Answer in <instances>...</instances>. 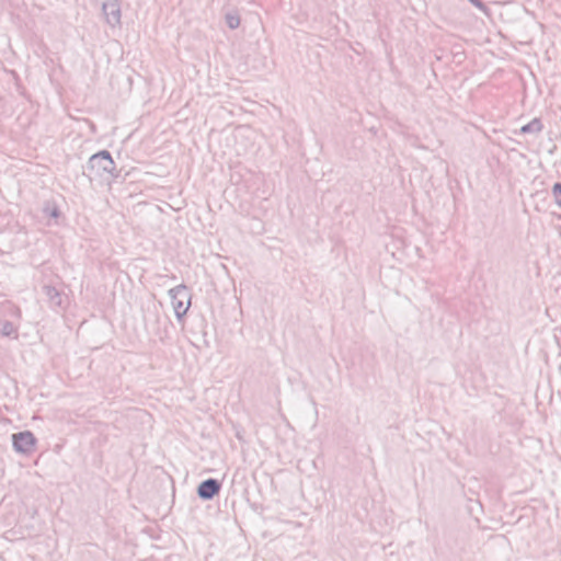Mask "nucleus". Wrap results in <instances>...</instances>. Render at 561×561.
Masks as SVG:
<instances>
[{"mask_svg": "<svg viewBox=\"0 0 561 561\" xmlns=\"http://www.w3.org/2000/svg\"><path fill=\"white\" fill-rule=\"evenodd\" d=\"M90 180L101 179L110 181L119 176L116 165L110 151L101 150L90 157L85 170L83 171Z\"/></svg>", "mask_w": 561, "mask_h": 561, "instance_id": "f257e3e1", "label": "nucleus"}, {"mask_svg": "<svg viewBox=\"0 0 561 561\" xmlns=\"http://www.w3.org/2000/svg\"><path fill=\"white\" fill-rule=\"evenodd\" d=\"M176 319L180 321L191 306V296L185 285H178L169 290Z\"/></svg>", "mask_w": 561, "mask_h": 561, "instance_id": "f03ea898", "label": "nucleus"}, {"mask_svg": "<svg viewBox=\"0 0 561 561\" xmlns=\"http://www.w3.org/2000/svg\"><path fill=\"white\" fill-rule=\"evenodd\" d=\"M12 444L16 453L30 454L35 447L36 438L32 432L23 431L12 435Z\"/></svg>", "mask_w": 561, "mask_h": 561, "instance_id": "7ed1b4c3", "label": "nucleus"}, {"mask_svg": "<svg viewBox=\"0 0 561 561\" xmlns=\"http://www.w3.org/2000/svg\"><path fill=\"white\" fill-rule=\"evenodd\" d=\"M102 13L105 22L111 27L121 25L122 12L119 0H104L102 3Z\"/></svg>", "mask_w": 561, "mask_h": 561, "instance_id": "20e7f679", "label": "nucleus"}, {"mask_svg": "<svg viewBox=\"0 0 561 561\" xmlns=\"http://www.w3.org/2000/svg\"><path fill=\"white\" fill-rule=\"evenodd\" d=\"M221 483L217 479H206L197 486V495L201 500L209 501L219 494Z\"/></svg>", "mask_w": 561, "mask_h": 561, "instance_id": "39448f33", "label": "nucleus"}, {"mask_svg": "<svg viewBox=\"0 0 561 561\" xmlns=\"http://www.w3.org/2000/svg\"><path fill=\"white\" fill-rule=\"evenodd\" d=\"M43 291L47 299L49 300L51 307H60L62 304V296L59 290H57L54 286L45 285L43 287Z\"/></svg>", "mask_w": 561, "mask_h": 561, "instance_id": "423d86ee", "label": "nucleus"}, {"mask_svg": "<svg viewBox=\"0 0 561 561\" xmlns=\"http://www.w3.org/2000/svg\"><path fill=\"white\" fill-rule=\"evenodd\" d=\"M542 127L543 126H542L540 119L539 118H534L528 124L522 126L520 133L522 134H529V133L538 134V133H540L542 130Z\"/></svg>", "mask_w": 561, "mask_h": 561, "instance_id": "0eeeda50", "label": "nucleus"}, {"mask_svg": "<svg viewBox=\"0 0 561 561\" xmlns=\"http://www.w3.org/2000/svg\"><path fill=\"white\" fill-rule=\"evenodd\" d=\"M225 20L229 28L236 30L240 25V15L237 10L229 11L225 14Z\"/></svg>", "mask_w": 561, "mask_h": 561, "instance_id": "6e6552de", "label": "nucleus"}, {"mask_svg": "<svg viewBox=\"0 0 561 561\" xmlns=\"http://www.w3.org/2000/svg\"><path fill=\"white\" fill-rule=\"evenodd\" d=\"M0 332L3 336H11L13 334H15L16 332V329L15 327L13 325L12 322L10 321H3L1 323V329H0Z\"/></svg>", "mask_w": 561, "mask_h": 561, "instance_id": "1a4fd4ad", "label": "nucleus"}, {"mask_svg": "<svg viewBox=\"0 0 561 561\" xmlns=\"http://www.w3.org/2000/svg\"><path fill=\"white\" fill-rule=\"evenodd\" d=\"M552 194H553L556 204L559 206V202L561 201V183L560 182H557L553 184Z\"/></svg>", "mask_w": 561, "mask_h": 561, "instance_id": "9d476101", "label": "nucleus"}, {"mask_svg": "<svg viewBox=\"0 0 561 561\" xmlns=\"http://www.w3.org/2000/svg\"><path fill=\"white\" fill-rule=\"evenodd\" d=\"M476 8H478L479 10H481L482 12H485L488 11V8L486 5L483 3L482 0H469Z\"/></svg>", "mask_w": 561, "mask_h": 561, "instance_id": "9b49d317", "label": "nucleus"}, {"mask_svg": "<svg viewBox=\"0 0 561 561\" xmlns=\"http://www.w3.org/2000/svg\"><path fill=\"white\" fill-rule=\"evenodd\" d=\"M59 215V211L55 208L53 211H51V216L53 217H58Z\"/></svg>", "mask_w": 561, "mask_h": 561, "instance_id": "f8f14e48", "label": "nucleus"}, {"mask_svg": "<svg viewBox=\"0 0 561 561\" xmlns=\"http://www.w3.org/2000/svg\"><path fill=\"white\" fill-rule=\"evenodd\" d=\"M559 207L561 208V201L559 202Z\"/></svg>", "mask_w": 561, "mask_h": 561, "instance_id": "ddd939ff", "label": "nucleus"}]
</instances>
